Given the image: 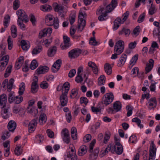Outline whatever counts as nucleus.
Masks as SVG:
<instances>
[{
  "label": "nucleus",
  "instance_id": "nucleus-7",
  "mask_svg": "<svg viewBox=\"0 0 160 160\" xmlns=\"http://www.w3.org/2000/svg\"><path fill=\"white\" fill-rule=\"evenodd\" d=\"M123 151V147L120 143H117L115 144L113 147H112L111 152L114 153V152L118 155H120L122 154Z\"/></svg>",
  "mask_w": 160,
  "mask_h": 160
},
{
  "label": "nucleus",
  "instance_id": "nucleus-36",
  "mask_svg": "<svg viewBox=\"0 0 160 160\" xmlns=\"http://www.w3.org/2000/svg\"><path fill=\"white\" fill-rule=\"evenodd\" d=\"M106 78L104 76L101 75L98 78V83L99 86L103 85L105 82Z\"/></svg>",
  "mask_w": 160,
  "mask_h": 160
},
{
  "label": "nucleus",
  "instance_id": "nucleus-44",
  "mask_svg": "<svg viewBox=\"0 0 160 160\" xmlns=\"http://www.w3.org/2000/svg\"><path fill=\"white\" fill-rule=\"evenodd\" d=\"M25 85L24 82H22L19 85L18 93L20 95H22L25 90Z\"/></svg>",
  "mask_w": 160,
  "mask_h": 160
},
{
  "label": "nucleus",
  "instance_id": "nucleus-27",
  "mask_svg": "<svg viewBox=\"0 0 160 160\" xmlns=\"http://www.w3.org/2000/svg\"><path fill=\"white\" fill-rule=\"evenodd\" d=\"M104 70L106 73L108 75H110L112 73V68L111 65L108 63H106L104 66Z\"/></svg>",
  "mask_w": 160,
  "mask_h": 160
},
{
  "label": "nucleus",
  "instance_id": "nucleus-59",
  "mask_svg": "<svg viewBox=\"0 0 160 160\" xmlns=\"http://www.w3.org/2000/svg\"><path fill=\"white\" fill-rule=\"evenodd\" d=\"M76 16L74 14L70 15L69 17V20L70 24L72 26V24L74 22L75 20Z\"/></svg>",
  "mask_w": 160,
  "mask_h": 160
},
{
  "label": "nucleus",
  "instance_id": "nucleus-34",
  "mask_svg": "<svg viewBox=\"0 0 160 160\" xmlns=\"http://www.w3.org/2000/svg\"><path fill=\"white\" fill-rule=\"evenodd\" d=\"M149 106H152V108L156 107L157 105V102L155 98H151L148 102Z\"/></svg>",
  "mask_w": 160,
  "mask_h": 160
},
{
  "label": "nucleus",
  "instance_id": "nucleus-37",
  "mask_svg": "<svg viewBox=\"0 0 160 160\" xmlns=\"http://www.w3.org/2000/svg\"><path fill=\"white\" fill-rule=\"evenodd\" d=\"M11 32L12 37L14 38H16L17 36V29L16 27L14 25H12L11 28Z\"/></svg>",
  "mask_w": 160,
  "mask_h": 160
},
{
  "label": "nucleus",
  "instance_id": "nucleus-15",
  "mask_svg": "<svg viewBox=\"0 0 160 160\" xmlns=\"http://www.w3.org/2000/svg\"><path fill=\"white\" fill-rule=\"evenodd\" d=\"M68 157L71 158V160H77V156L76 154V151L74 148H71L68 155Z\"/></svg>",
  "mask_w": 160,
  "mask_h": 160
},
{
  "label": "nucleus",
  "instance_id": "nucleus-56",
  "mask_svg": "<svg viewBox=\"0 0 160 160\" xmlns=\"http://www.w3.org/2000/svg\"><path fill=\"white\" fill-rule=\"evenodd\" d=\"M23 21H22L19 20H18L17 22L18 23V25L19 26L20 28L22 30H25V26L23 23Z\"/></svg>",
  "mask_w": 160,
  "mask_h": 160
},
{
  "label": "nucleus",
  "instance_id": "nucleus-11",
  "mask_svg": "<svg viewBox=\"0 0 160 160\" xmlns=\"http://www.w3.org/2000/svg\"><path fill=\"white\" fill-rule=\"evenodd\" d=\"M67 94V93H63L62 92V94L60 96V102L61 105L62 107L66 106L68 103V99Z\"/></svg>",
  "mask_w": 160,
  "mask_h": 160
},
{
  "label": "nucleus",
  "instance_id": "nucleus-3",
  "mask_svg": "<svg viewBox=\"0 0 160 160\" xmlns=\"http://www.w3.org/2000/svg\"><path fill=\"white\" fill-rule=\"evenodd\" d=\"M86 15L82 12L79 13L78 16V30L81 32L83 30L86 25V21L84 19Z\"/></svg>",
  "mask_w": 160,
  "mask_h": 160
},
{
  "label": "nucleus",
  "instance_id": "nucleus-18",
  "mask_svg": "<svg viewBox=\"0 0 160 160\" xmlns=\"http://www.w3.org/2000/svg\"><path fill=\"white\" fill-rule=\"evenodd\" d=\"M1 114L2 118L4 119H7L10 117V113L8 110L7 108H2L1 112Z\"/></svg>",
  "mask_w": 160,
  "mask_h": 160
},
{
  "label": "nucleus",
  "instance_id": "nucleus-52",
  "mask_svg": "<svg viewBox=\"0 0 160 160\" xmlns=\"http://www.w3.org/2000/svg\"><path fill=\"white\" fill-rule=\"evenodd\" d=\"M64 7L60 5L57 4L54 7L55 11L56 12H60L63 10Z\"/></svg>",
  "mask_w": 160,
  "mask_h": 160
},
{
  "label": "nucleus",
  "instance_id": "nucleus-49",
  "mask_svg": "<svg viewBox=\"0 0 160 160\" xmlns=\"http://www.w3.org/2000/svg\"><path fill=\"white\" fill-rule=\"evenodd\" d=\"M20 2L19 0H15L13 2V8L14 10H17L20 6Z\"/></svg>",
  "mask_w": 160,
  "mask_h": 160
},
{
  "label": "nucleus",
  "instance_id": "nucleus-12",
  "mask_svg": "<svg viewBox=\"0 0 160 160\" xmlns=\"http://www.w3.org/2000/svg\"><path fill=\"white\" fill-rule=\"evenodd\" d=\"M117 2L116 0H112L110 4L107 6L105 9L107 12H111L116 7Z\"/></svg>",
  "mask_w": 160,
  "mask_h": 160
},
{
  "label": "nucleus",
  "instance_id": "nucleus-8",
  "mask_svg": "<svg viewBox=\"0 0 160 160\" xmlns=\"http://www.w3.org/2000/svg\"><path fill=\"white\" fill-rule=\"evenodd\" d=\"M38 77L37 76H34L33 82H32L31 86V91L33 93H36L38 91Z\"/></svg>",
  "mask_w": 160,
  "mask_h": 160
},
{
  "label": "nucleus",
  "instance_id": "nucleus-9",
  "mask_svg": "<svg viewBox=\"0 0 160 160\" xmlns=\"http://www.w3.org/2000/svg\"><path fill=\"white\" fill-rule=\"evenodd\" d=\"M64 44H61L60 47L62 50H65L68 48L71 45L70 43V38L67 36L63 37Z\"/></svg>",
  "mask_w": 160,
  "mask_h": 160
},
{
  "label": "nucleus",
  "instance_id": "nucleus-55",
  "mask_svg": "<svg viewBox=\"0 0 160 160\" xmlns=\"http://www.w3.org/2000/svg\"><path fill=\"white\" fill-rule=\"evenodd\" d=\"M61 135L62 137L69 136V132L68 130L65 128L62 130Z\"/></svg>",
  "mask_w": 160,
  "mask_h": 160
},
{
  "label": "nucleus",
  "instance_id": "nucleus-1",
  "mask_svg": "<svg viewBox=\"0 0 160 160\" xmlns=\"http://www.w3.org/2000/svg\"><path fill=\"white\" fill-rule=\"evenodd\" d=\"M129 14L128 11L124 13L122 16V20L120 18H117L114 22V26L113 28V30L115 31L119 27L120 24L123 23L127 19Z\"/></svg>",
  "mask_w": 160,
  "mask_h": 160
},
{
  "label": "nucleus",
  "instance_id": "nucleus-2",
  "mask_svg": "<svg viewBox=\"0 0 160 160\" xmlns=\"http://www.w3.org/2000/svg\"><path fill=\"white\" fill-rule=\"evenodd\" d=\"M114 99L113 93L112 92L106 93L102 98V103L105 106H108L111 103Z\"/></svg>",
  "mask_w": 160,
  "mask_h": 160
},
{
  "label": "nucleus",
  "instance_id": "nucleus-38",
  "mask_svg": "<svg viewBox=\"0 0 160 160\" xmlns=\"http://www.w3.org/2000/svg\"><path fill=\"white\" fill-rule=\"evenodd\" d=\"M106 13V14H107V11L104 8L102 7H99L96 12V14L98 15L101 14V15H103V13Z\"/></svg>",
  "mask_w": 160,
  "mask_h": 160
},
{
  "label": "nucleus",
  "instance_id": "nucleus-28",
  "mask_svg": "<svg viewBox=\"0 0 160 160\" xmlns=\"http://www.w3.org/2000/svg\"><path fill=\"white\" fill-rule=\"evenodd\" d=\"M99 152V149L97 148L94 149V152L91 154L89 156V158L91 160H95L97 158Z\"/></svg>",
  "mask_w": 160,
  "mask_h": 160
},
{
  "label": "nucleus",
  "instance_id": "nucleus-25",
  "mask_svg": "<svg viewBox=\"0 0 160 160\" xmlns=\"http://www.w3.org/2000/svg\"><path fill=\"white\" fill-rule=\"evenodd\" d=\"M88 66L89 67L92 68L93 73L95 74H97L98 71V69L96 64L93 62H89L88 63Z\"/></svg>",
  "mask_w": 160,
  "mask_h": 160
},
{
  "label": "nucleus",
  "instance_id": "nucleus-19",
  "mask_svg": "<svg viewBox=\"0 0 160 160\" xmlns=\"http://www.w3.org/2000/svg\"><path fill=\"white\" fill-rule=\"evenodd\" d=\"M149 62L147 64L146 67L145 68V73H148L151 70L154 64V61L152 59H150L149 60Z\"/></svg>",
  "mask_w": 160,
  "mask_h": 160
},
{
  "label": "nucleus",
  "instance_id": "nucleus-41",
  "mask_svg": "<svg viewBox=\"0 0 160 160\" xmlns=\"http://www.w3.org/2000/svg\"><path fill=\"white\" fill-rule=\"evenodd\" d=\"M132 122L136 123L140 128H143V125L140 124L141 122V120L138 118L136 117L132 119Z\"/></svg>",
  "mask_w": 160,
  "mask_h": 160
},
{
  "label": "nucleus",
  "instance_id": "nucleus-61",
  "mask_svg": "<svg viewBox=\"0 0 160 160\" xmlns=\"http://www.w3.org/2000/svg\"><path fill=\"white\" fill-rule=\"evenodd\" d=\"M140 31V27L139 26H138L134 29L133 31V34L134 35L137 36L139 34Z\"/></svg>",
  "mask_w": 160,
  "mask_h": 160
},
{
  "label": "nucleus",
  "instance_id": "nucleus-24",
  "mask_svg": "<svg viewBox=\"0 0 160 160\" xmlns=\"http://www.w3.org/2000/svg\"><path fill=\"white\" fill-rule=\"evenodd\" d=\"M57 48L55 46L50 47L48 51V55L49 57L53 56L56 53Z\"/></svg>",
  "mask_w": 160,
  "mask_h": 160
},
{
  "label": "nucleus",
  "instance_id": "nucleus-17",
  "mask_svg": "<svg viewBox=\"0 0 160 160\" xmlns=\"http://www.w3.org/2000/svg\"><path fill=\"white\" fill-rule=\"evenodd\" d=\"M49 70V68L46 66L40 67L37 69L36 72L38 74L45 73L47 72Z\"/></svg>",
  "mask_w": 160,
  "mask_h": 160
},
{
  "label": "nucleus",
  "instance_id": "nucleus-42",
  "mask_svg": "<svg viewBox=\"0 0 160 160\" xmlns=\"http://www.w3.org/2000/svg\"><path fill=\"white\" fill-rule=\"evenodd\" d=\"M8 94V100L10 103L14 102V99L15 97L14 95V92H9Z\"/></svg>",
  "mask_w": 160,
  "mask_h": 160
},
{
  "label": "nucleus",
  "instance_id": "nucleus-31",
  "mask_svg": "<svg viewBox=\"0 0 160 160\" xmlns=\"http://www.w3.org/2000/svg\"><path fill=\"white\" fill-rule=\"evenodd\" d=\"M27 112L31 114L34 116H35L38 113V110L37 108H29L28 107L27 108Z\"/></svg>",
  "mask_w": 160,
  "mask_h": 160
},
{
  "label": "nucleus",
  "instance_id": "nucleus-32",
  "mask_svg": "<svg viewBox=\"0 0 160 160\" xmlns=\"http://www.w3.org/2000/svg\"><path fill=\"white\" fill-rule=\"evenodd\" d=\"M71 134L72 138L73 140H76L77 138V132L76 128L74 127H72L71 130Z\"/></svg>",
  "mask_w": 160,
  "mask_h": 160
},
{
  "label": "nucleus",
  "instance_id": "nucleus-33",
  "mask_svg": "<svg viewBox=\"0 0 160 160\" xmlns=\"http://www.w3.org/2000/svg\"><path fill=\"white\" fill-rule=\"evenodd\" d=\"M47 121L46 115L44 113L41 114L39 117V122L40 124H43L45 123Z\"/></svg>",
  "mask_w": 160,
  "mask_h": 160
},
{
  "label": "nucleus",
  "instance_id": "nucleus-14",
  "mask_svg": "<svg viewBox=\"0 0 160 160\" xmlns=\"http://www.w3.org/2000/svg\"><path fill=\"white\" fill-rule=\"evenodd\" d=\"M7 99V97L5 94L3 93L0 95V107L2 108H5Z\"/></svg>",
  "mask_w": 160,
  "mask_h": 160
},
{
  "label": "nucleus",
  "instance_id": "nucleus-51",
  "mask_svg": "<svg viewBox=\"0 0 160 160\" xmlns=\"http://www.w3.org/2000/svg\"><path fill=\"white\" fill-rule=\"evenodd\" d=\"M138 55H135L132 58L130 61V65L132 66H133L135 63L136 62V61L138 59Z\"/></svg>",
  "mask_w": 160,
  "mask_h": 160
},
{
  "label": "nucleus",
  "instance_id": "nucleus-46",
  "mask_svg": "<svg viewBox=\"0 0 160 160\" xmlns=\"http://www.w3.org/2000/svg\"><path fill=\"white\" fill-rule=\"evenodd\" d=\"M14 152L15 154L17 156L21 155L22 153V150L21 148V146H17Z\"/></svg>",
  "mask_w": 160,
  "mask_h": 160
},
{
  "label": "nucleus",
  "instance_id": "nucleus-43",
  "mask_svg": "<svg viewBox=\"0 0 160 160\" xmlns=\"http://www.w3.org/2000/svg\"><path fill=\"white\" fill-rule=\"evenodd\" d=\"M12 68V65H10L8 66L4 73L5 77L7 78L9 76L11 72Z\"/></svg>",
  "mask_w": 160,
  "mask_h": 160
},
{
  "label": "nucleus",
  "instance_id": "nucleus-57",
  "mask_svg": "<svg viewBox=\"0 0 160 160\" xmlns=\"http://www.w3.org/2000/svg\"><path fill=\"white\" fill-rule=\"evenodd\" d=\"M46 133L48 136L50 138H53L54 137V133L51 130L48 129L47 130Z\"/></svg>",
  "mask_w": 160,
  "mask_h": 160
},
{
  "label": "nucleus",
  "instance_id": "nucleus-35",
  "mask_svg": "<svg viewBox=\"0 0 160 160\" xmlns=\"http://www.w3.org/2000/svg\"><path fill=\"white\" fill-rule=\"evenodd\" d=\"M70 87V85L68 82H65L63 85L62 88V89L64 92L63 93H68V92L69 89Z\"/></svg>",
  "mask_w": 160,
  "mask_h": 160
},
{
  "label": "nucleus",
  "instance_id": "nucleus-13",
  "mask_svg": "<svg viewBox=\"0 0 160 160\" xmlns=\"http://www.w3.org/2000/svg\"><path fill=\"white\" fill-rule=\"evenodd\" d=\"M55 20L54 17L50 14L47 15L45 18V22L48 26L53 25Z\"/></svg>",
  "mask_w": 160,
  "mask_h": 160
},
{
  "label": "nucleus",
  "instance_id": "nucleus-21",
  "mask_svg": "<svg viewBox=\"0 0 160 160\" xmlns=\"http://www.w3.org/2000/svg\"><path fill=\"white\" fill-rule=\"evenodd\" d=\"M10 17L8 15H6L5 17L4 21V28H2L1 30V32H4L6 28L8 27V23L10 21Z\"/></svg>",
  "mask_w": 160,
  "mask_h": 160
},
{
  "label": "nucleus",
  "instance_id": "nucleus-10",
  "mask_svg": "<svg viewBox=\"0 0 160 160\" xmlns=\"http://www.w3.org/2000/svg\"><path fill=\"white\" fill-rule=\"evenodd\" d=\"M52 31L51 28H44L39 32V38H42L43 37H45L48 34L50 35Z\"/></svg>",
  "mask_w": 160,
  "mask_h": 160
},
{
  "label": "nucleus",
  "instance_id": "nucleus-4",
  "mask_svg": "<svg viewBox=\"0 0 160 160\" xmlns=\"http://www.w3.org/2000/svg\"><path fill=\"white\" fill-rule=\"evenodd\" d=\"M124 48V42L122 40H120L116 43L114 46V51L119 55L122 53Z\"/></svg>",
  "mask_w": 160,
  "mask_h": 160
},
{
  "label": "nucleus",
  "instance_id": "nucleus-48",
  "mask_svg": "<svg viewBox=\"0 0 160 160\" xmlns=\"http://www.w3.org/2000/svg\"><path fill=\"white\" fill-rule=\"evenodd\" d=\"M42 48L41 47H36L32 51V54H37L40 53L42 50Z\"/></svg>",
  "mask_w": 160,
  "mask_h": 160
},
{
  "label": "nucleus",
  "instance_id": "nucleus-58",
  "mask_svg": "<svg viewBox=\"0 0 160 160\" xmlns=\"http://www.w3.org/2000/svg\"><path fill=\"white\" fill-rule=\"evenodd\" d=\"M91 138L92 136L90 134H87L83 138V141L85 142H88L91 140Z\"/></svg>",
  "mask_w": 160,
  "mask_h": 160
},
{
  "label": "nucleus",
  "instance_id": "nucleus-5",
  "mask_svg": "<svg viewBox=\"0 0 160 160\" xmlns=\"http://www.w3.org/2000/svg\"><path fill=\"white\" fill-rule=\"evenodd\" d=\"M16 13L18 15V19L22 21L27 22L28 21V17L25 12L22 10L19 9L17 11Z\"/></svg>",
  "mask_w": 160,
  "mask_h": 160
},
{
  "label": "nucleus",
  "instance_id": "nucleus-39",
  "mask_svg": "<svg viewBox=\"0 0 160 160\" xmlns=\"http://www.w3.org/2000/svg\"><path fill=\"white\" fill-rule=\"evenodd\" d=\"M130 33V31L128 29H126L123 28L118 33L119 35H122L124 33L125 35L128 36Z\"/></svg>",
  "mask_w": 160,
  "mask_h": 160
},
{
  "label": "nucleus",
  "instance_id": "nucleus-16",
  "mask_svg": "<svg viewBox=\"0 0 160 160\" xmlns=\"http://www.w3.org/2000/svg\"><path fill=\"white\" fill-rule=\"evenodd\" d=\"M37 120L33 119L29 122L28 128L30 132L33 131L35 130L37 124Z\"/></svg>",
  "mask_w": 160,
  "mask_h": 160
},
{
  "label": "nucleus",
  "instance_id": "nucleus-50",
  "mask_svg": "<svg viewBox=\"0 0 160 160\" xmlns=\"http://www.w3.org/2000/svg\"><path fill=\"white\" fill-rule=\"evenodd\" d=\"M22 97L20 95H19L15 97L14 102L16 104H19L22 101Z\"/></svg>",
  "mask_w": 160,
  "mask_h": 160
},
{
  "label": "nucleus",
  "instance_id": "nucleus-53",
  "mask_svg": "<svg viewBox=\"0 0 160 160\" xmlns=\"http://www.w3.org/2000/svg\"><path fill=\"white\" fill-rule=\"evenodd\" d=\"M78 94V90L76 89H73L71 91L70 97L71 98H74Z\"/></svg>",
  "mask_w": 160,
  "mask_h": 160
},
{
  "label": "nucleus",
  "instance_id": "nucleus-22",
  "mask_svg": "<svg viewBox=\"0 0 160 160\" xmlns=\"http://www.w3.org/2000/svg\"><path fill=\"white\" fill-rule=\"evenodd\" d=\"M21 44L22 48L24 51H27L30 47V43L27 41L23 40H21Z\"/></svg>",
  "mask_w": 160,
  "mask_h": 160
},
{
  "label": "nucleus",
  "instance_id": "nucleus-6",
  "mask_svg": "<svg viewBox=\"0 0 160 160\" xmlns=\"http://www.w3.org/2000/svg\"><path fill=\"white\" fill-rule=\"evenodd\" d=\"M81 53L80 49L76 48L71 50L68 53V56L70 59L75 58L78 57Z\"/></svg>",
  "mask_w": 160,
  "mask_h": 160
},
{
  "label": "nucleus",
  "instance_id": "nucleus-20",
  "mask_svg": "<svg viewBox=\"0 0 160 160\" xmlns=\"http://www.w3.org/2000/svg\"><path fill=\"white\" fill-rule=\"evenodd\" d=\"M150 147L149 150V156L152 158L154 157L156 154V148L155 147L153 142H152Z\"/></svg>",
  "mask_w": 160,
  "mask_h": 160
},
{
  "label": "nucleus",
  "instance_id": "nucleus-47",
  "mask_svg": "<svg viewBox=\"0 0 160 160\" xmlns=\"http://www.w3.org/2000/svg\"><path fill=\"white\" fill-rule=\"evenodd\" d=\"M38 66V64L36 60H33L30 66V68L32 70L35 69Z\"/></svg>",
  "mask_w": 160,
  "mask_h": 160
},
{
  "label": "nucleus",
  "instance_id": "nucleus-45",
  "mask_svg": "<svg viewBox=\"0 0 160 160\" xmlns=\"http://www.w3.org/2000/svg\"><path fill=\"white\" fill-rule=\"evenodd\" d=\"M52 9V7L50 6L47 4H45L40 7V9L44 12L50 10Z\"/></svg>",
  "mask_w": 160,
  "mask_h": 160
},
{
  "label": "nucleus",
  "instance_id": "nucleus-40",
  "mask_svg": "<svg viewBox=\"0 0 160 160\" xmlns=\"http://www.w3.org/2000/svg\"><path fill=\"white\" fill-rule=\"evenodd\" d=\"M14 80L12 78H11L9 80L7 85V91L8 92H10L12 89Z\"/></svg>",
  "mask_w": 160,
  "mask_h": 160
},
{
  "label": "nucleus",
  "instance_id": "nucleus-54",
  "mask_svg": "<svg viewBox=\"0 0 160 160\" xmlns=\"http://www.w3.org/2000/svg\"><path fill=\"white\" fill-rule=\"evenodd\" d=\"M155 8L154 5H153L152 3L151 4V6L149 10V13L151 15L153 14L155 12Z\"/></svg>",
  "mask_w": 160,
  "mask_h": 160
},
{
  "label": "nucleus",
  "instance_id": "nucleus-60",
  "mask_svg": "<svg viewBox=\"0 0 160 160\" xmlns=\"http://www.w3.org/2000/svg\"><path fill=\"white\" fill-rule=\"evenodd\" d=\"M96 142V140L94 139L90 143L89 145V152H91L92 151V150L93 149V147L94 145Z\"/></svg>",
  "mask_w": 160,
  "mask_h": 160
},
{
  "label": "nucleus",
  "instance_id": "nucleus-29",
  "mask_svg": "<svg viewBox=\"0 0 160 160\" xmlns=\"http://www.w3.org/2000/svg\"><path fill=\"white\" fill-rule=\"evenodd\" d=\"M113 107L114 109L116 112H118L121 109V103L119 101H116L113 103Z\"/></svg>",
  "mask_w": 160,
  "mask_h": 160
},
{
  "label": "nucleus",
  "instance_id": "nucleus-26",
  "mask_svg": "<svg viewBox=\"0 0 160 160\" xmlns=\"http://www.w3.org/2000/svg\"><path fill=\"white\" fill-rule=\"evenodd\" d=\"M87 147L85 145L81 146L78 151V155L80 156L84 155L87 152Z\"/></svg>",
  "mask_w": 160,
  "mask_h": 160
},
{
  "label": "nucleus",
  "instance_id": "nucleus-23",
  "mask_svg": "<svg viewBox=\"0 0 160 160\" xmlns=\"http://www.w3.org/2000/svg\"><path fill=\"white\" fill-rule=\"evenodd\" d=\"M16 127V123L13 120L10 121L8 124V127L10 131L13 132Z\"/></svg>",
  "mask_w": 160,
  "mask_h": 160
},
{
  "label": "nucleus",
  "instance_id": "nucleus-30",
  "mask_svg": "<svg viewBox=\"0 0 160 160\" xmlns=\"http://www.w3.org/2000/svg\"><path fill=\"white\" fill-rule=\"evenodd\" d=\"M127 56L126 54H122L120 58L119 62L118 63L119 66L122 67L124 64L127 59Z\"/></svg>",
  "mask_w": 160,
  "mask_h": 160
},
{
  "label": "nucleus",
  "instance_id": "nucleus-64",
  "mask_svg": "<svg viewBox=\"0 0 160 160\" xmlns=\"http://www.w3.org/2000/svg\"><path fill=\"white\" fill-rule=\"evenodd\" d=\"M145 16V13L144 12H143L141 14L138 20V22L139 23L142 22L144 20Z\"/></svg>",
  "mask_w": 160,
  "mask_h": 160
},
{
  "label": "nucleus",
  "instance_id": "nucleus-63",
  "mask_svg": "<svg viewBox=\"0 0 160 160\" xmlns=\"http://www.w3.org/2000/svg\"><path fill=\"white\" fill-rule=\"evenodd\" d=\"M89 43L93 46H96L97 45L98 42L95 39V37L91 38L90 39Z\"/></svg>",
  "mask_w": 160,
  "mask_h": 160
},
{
  "label": "nucleus",
  "instance_id": "nucleus-62",
  "mask_svg": "<svg viewBox=\"0 0 160 160\" xmlns=\"http://www.w3.org/2000/svg\"><path fill=\"white\" fill-rule=\"evenodd\" d=\"M48 86V83L45 81L42 82L40 84V87L42 89H46Z\"/></svg>",
  "mask_w": 160,
  "mask_h": 160
}]
</instances>
